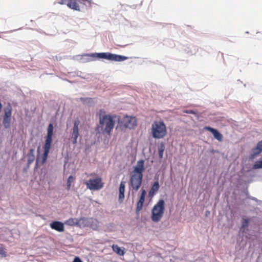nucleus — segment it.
Listing matches in <instances>:
<instances>
[{"label": "nucleus", "mask_w": 262, "mask_h": 262, "mask_svg": "<svg viewBox=\"0 0 262 262\" xmlns=\"http://www.w3.org/2000/svg\"><path fill=\"white\" fill-rule=\"evenodd\" d=\"M144 170V161L143 160H139L132 172L129 180L132 190L135 192L139 190L142 185L143 177V172Z\"/></svg>", "instance_id": "f257e3e1"}, {"label": "nucleus", "mask_w": 262, "mask_h": 262, "mask_svg": "<svg viewBox=\"0 0 262 262\" xmlns=\"http://www.w3.org/2000/svg\"><path fill=\"white\" fill-rule=\"evenodd\" d=\"M105 114V112L103 110H100L98 113L99 124L97 130L103 134H106L110 135L115 126V121L113 118L115 116Z\"/></svg>", "instance_id": "f03ea898"}, {"label": "nucleus", "mask_w": 262, "mask_h": 262, "mask_svg": "<svg viewBox=\"0 0 262 262\" xmlns=\"http://www.w3.org/2000/svg\"><path fill=\"white\" fill-rule=\"evenodd\" d=\"M151 133L154 138H164L167 134L165 124L162 121H155L151 125Z\"/></svg>", "instance_id": "7ed1b4c3"}, {"label": "nucleus", "mask_w": 262, "mask_h": 262, "mask_svg": "<svg viewBox=\"0 0 262 262\" xmlns=\"http://www.w3.org/2000/svg\"><path fill=\"white\" fill-rule=\"evenodd\" d=\"M165 210V202L160 199L154 206L151 210V219L152 222L158 223L160 222L164 214Z\"/></svg>", "instance_id": "20e7f679"}, {"label": "nucleus", "mask_w": 262, "mask_h": 262, "mask_svg": "<svg viewBox=\"0 0 262 262\" xmlns=\"http://www.w3.org/2000/svg\"><path fill=\"white\" fill-rule=\"evenodd\" d=\"M88 56L94 58H103L105 59L111 61H123L127 59V57L119 55H116L114 54H112L111 53L106 52V53H92L90 54H88Z\"/></svg>", "instance_id": "39448f33"}, {"label": "nucleus", "mask_w": 262, "mask_h": 262, "mask_svg": "<svg viewBox=\"0 0 262 262\" xmlns=\"http://www.w3.org/2000/svg\"><path fill=\"white\" fill-rule=\"evenodd\" d=\"M60 5H67L70 8L76 11H80V5H90L91 3L88 0H60Z\"/></svg>", "instance_id": "423d86ee"}, {"label": "nucleus", "mask_w": 262, "mask_h": 262, "mask_svg": "<svg viewBox=\"0 0 262 262\" xmlns=\"http://www.w3.org/2000/svg\"><path fill=\"white\" fill-rule=\"evenodd\" d=\"M86 187L90 190H99L103 187V183L100 177L90 179L85 183Z\"/></svg>", "instance_id": "0eeeda50"}, {"label": "nucleus", "mask_w": 262, "mask_h": 262, "mask_svg": "<svg viewBox=\"0 0 262 262\" xmlns=\"http://www.w3.org/2000/svg\"><path fill=\"white\" fill-rule=\"evenodd\" d=\"M12 116V107L9 104L4 110V114L3 118V124L5 128H9L11 126Z\"/></svg>", "instance_id": "6e6552de"}, {"label": "nucleus", "mask_w": 262, "mask_h": 262, "mask_svg": "<svg viewBox=\"0 0 262 262\" xmlns=\"http://www.w3.org/2000/svg\"><path fill=\"white\" fill-rule=\"evenodd\" d=\"M137 125V119L133 116H124L120 122V126L129 129L134 128Z\"/></svg>", "instance_id": "1a4fd4ad"}, {"label": "nucleus", "mask_w": 262, "mask_h": 262, "mask_svg": "<svg viewBox=\"0 0 262 262\" xmlns=\"http://www.w3.org/2000/svg\"><path fill=\"white\" fill-rule=\"evenodd\" d=\"M53 134V125L52 123L49 124L47 129V136L46 138L44 149H50L52 141V136Z\"/></svg>", "instance_id": "9d476101"}, {"label": "nucleus", "mask_w": 262, "mask_h": 262, "mask_svg": "<svg viewBox=\"0 0 262 262\" xmlns=\"http://www.w3.org/2000/svg\"><path fill=\"white\" fill-rule=\"evenodd\" d=\"M80 124V121L78 119H77L74 120V126L73 128L72 133V142L73 144H76L77 143V138L79 136V125Z\"/></svg>", "instance_id": "9b49d317"}, {"label": "nucleus", "mask_w": 262, "mask_h": 262, "mask_svg": "<svg viewBox=\"0 0 262 262\" xmlns=\"http://www.w3.org/2000/svg\"><path fill=\"white\" fill-rule=\"evenodd\" d=\"M50 227L58 232H62L64 231V224L59 221H53L50 224Z\"/></svg>", "instance_id": "f8f14e48"}, {"label": "nucleus", "mask_w": 262, "mask_h": 262, "mask_svg": "<svg viewBox=\"0 0 262 262\" xmlns=\"http://www.w3.org/2000/svg\"><path fill=\"white\" fill-rule=\"evenodd\" d=\"M146 194V192L144 189H142L141 194L140 196L139 200L137 203L136 211H140L142 210L143 206V204L145 201V197Z\"/></svg>", "instance_id": "ddd939ff"}, {"label": "nucleus", "mask_w": 262, "mask_h": 262, "mask_svg": "<svg viewBox=\"0 0 262 262\" xmlns=\"http://www.w3.org/2000/svg\"><path fill=\"white\" fill-rule=\"evenodd\" d=\"M204 129L210 132L218 141H222L223 140V135L217 130L210 126H205Z\"/></svg>", "instance_id": "4468645a"}, {"label": "nucleus", "mask_w": 262, "mask_h": 262, "mask_svg": "<svg viewBox=\"0 0 262 262\" xmlns=\"http://www.w3.org/2000/svg\"><path fill=\"white\" fill-rule=\"evenodd\" d=\"M160 185L158 181L155 182L152 186H151L148 195L150 197H152L159 190Z\"/></svg>", "instance_id": "2eb2a0df"}, {"label": "nucleus", "mask_w": 262, "mask_h": 262, "mask_svg": "<svg viewBox=\"0 0 262 262\" xmlns=\"http://www.w3.org/2000/svg\"><path fill=\"white\" fill-rule=\"evenodd\" d=\"M125 184V182L121 181L119 186V200L120 202H122L124 198Z\"/></svg>", "instance_id": "dca6fc26"}, {"label": "nucleus", "mask_w": 262, "mask_h": 262, "mask_svg": "<svg viewBox=\"0 0 262 262\" xmlns=\"http://www.w3.org/2000/svg\"><path fill=\"white\" fill-rule=\"evenodd\" d=\"M89 227L94 230L98 229L99 223L97 220L91 217L89 218Z\"/></svg>", "instance_id": "f3484780"}, {"label": "nucleus", "mask_w": 262, "mask_h": 262, "mask_svg": "<svg viewBox=\"0 0 262 262\" xmlns=\"http://www.w3.org/2000/svg\"><path fill=\"white\" fill-rule=\"evenodd\" d=\"M89 218L81 217L78 220V227L79 228L89 227Z\"/></svg>", "instance_id": "a211bd4d"}, {"label": "nucleus", "mask_w": 262, "mask_h": 262, "mask_svg": "<svg viewBox=\"0 0 262 262\" xmlns=\"http://www.w3.org/2000/svg\"><path fill=\"white\" fill-rule=\"evenodd\" d=\"M78 220L79 219L76 218H70L67 220L64 223L69 226H77L78 225Z\"/></svg>", "instance_id": "6ab92c4d"}, {"label": "nucleus", "mask_w": 262, "mask_h": 262, "mask_svg": "<svg viewBox=\"0 0 262 262\" xmlns=\"http://www.w3.org/2000/svg\"><path fill=\"white\" fill-rule=\"evenodd\" d=\"M254 156H257L262 152V140L258 142L256 146L253 149Z\"/></svg>", "instance_id": "aec40b11"}, {"label": "nucleus", "mask_w": 262, "mask_h": 262, "mask_svg": "<svg viewBox=\"0 0 262 262\" xmlns=\"http://www.w3.org/2000/svg\"><path fill=\"white\" fill-rule=\"evenodd\" d=\"M112 249L113 251L119 255L123 256L125 254L124 248L122 249L117 245H113L112 246Z\"/></svg>", "instance_id": "412c9836"}, {"label": "nucleus", "mask_w": 262, "mask_h": 262, "mask_svg": "<svg viewBox=\"0 0 262 262\" xmlns=\"http://www.w3.org/2000/svg\"><path fill=\"white\" fill-rule=\"evenodd\" d=\"M34 149L32 148L30 149L29 152L28 154V164H31L35 159V156L34 154Z\"/></svg>", "instance_id": "4be33fe9"}, {"label": "nucleus", "mask_w": 262, "mask_h": 262, "mask_svg": "<svg viewBox=\"0 0 262 262\" xmlns=\"http://www.w3.org/2000/svg\"><path fill=\"white\" fill-rule=\"evenodd\" d=\"M158 149L159 158L161 159L163 158V152L165 150V145L164 143H160L158 147Z\"/></svg>", "instance_id": "5701e85b"}, {"label": "nucleus", "mask_w": 262, "mask_h": 262, "mask_svg": "<svg viewBox=\"0 0 262 262\" xmlns=\"http://www.w3.org/2000/svg\"><path fill=\"white\" fill-rule=\"evenodd\" d=\"M249 220L247 218H243L241 230H245L248 226Z\"/></svg>", "instance_id": "b1692460"}, {"label": "nucleus", "mask_w": 262, "mask_h": 262, "mask_svg": "<svg viewBox=\"0 0 262 262\" xmlns=\"http://www.w3.org/2000/svg\"><path fill=\"white\" fill-rule=\"evenodd\" d=\"M253 169L262 168V160L257 161L253 165Z\"/></svg>", "instance_id": "393cba45"}, {"label": "nucleus", "mask_w": 262, "mask_h": 262, "mask_svg": "<svg viewBox=\"0 0 262 262\" xmlns=\"http://www.w3.org/2000/svg\"><path fill=\"white\" fill-rule=\"evenodd\" d=\"M49 151H50L49 149H44V152L43 154L42 160V163H44L46 162V161L47 160Z\"/></svg>", "instance_id": "a878e982"}, {"label": "nucleus", "mask_w": 262, "mask_h": 262, "mask_svg": "<svg viewBox=\"0 0 262 262\" xmlns=\"http://www.w3.org/2000/svg\"><path fill=\"white\" fill-rule=\"evenodd\" d=\"M75 180V178L72 176H70L68 179V181H67V188L68 189H69L71 186V183L74 182Z\"/></svg>", "instance_id": "bb28decb"}, {"label": "nucleus", "mask_w": 262, "mask_h": 262, "mask_svg": "<svg viewBox=\"0 0 262 262\" xmlns=\"http://www.w3.org/2000/svg\"><path fill=\"white\" fill-rule=\"evenodd\" d=\"M7 256V252L5 251V249L0 246V256L6 257Z\"/></svg>", "instance_id": "cd10ccee"}, {"label": "nucleus", "mask_w": 262, "mask_h": 262, "mask_svg": "<svg viewBox=\"0 0 262 262\" xmlns=\"http://www.w3.org/2000/svg\"><path fill=\"white\" fill-rule=\"evenodd\" d=\"M73 262H83L80 259V258L78 257H76Z\"/></svg>", "instance_id": "c85d7f7f"}, {"label": "nucleus", "mask_w": 262, "mask_h": 262, "mask_svg": "<svg viewBox=\"0 0 262 262\" xmlns=\"http://www.w3.org/2000/svg\"><path fill=\"white\" fill-rule=\"evenodd\" d=\"M186 112L187 113L192 114H195L194 112L192 110L187 111Z\"/></svg>", "instance_id": "c756f323"}, {"label": "nucleus", "mask_w": 262, "mask_h": 262, "mask_svg": "<svg viewBox=\"0 0 262 262\" xmlns=\"http://www.w3.org/2000/svg\"><path fill=\"white\" fill-rule=\"evenodd\" d=\"M80 99H81V100L83 101V100H84V98H80Z\"/></svg>", "instance_id": "7c9ffc66"}]
</instances>
